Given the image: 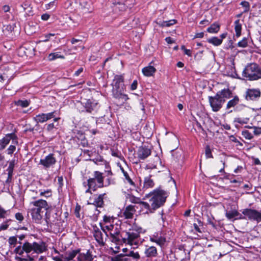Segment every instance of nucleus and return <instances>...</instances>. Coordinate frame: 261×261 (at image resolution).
I'll use <instances>...</instances> for the list:
<instances>
[{
  "label": "nucleus",
  "mask_w": 261,
  "mask_h": 261,
  "mask_svg": "<svg viewBox=\"0 0 261 261\" xmlns=\"http://www.w3.org/2000/svg\"><path fill=\"white\" fill-rule=\"evenodd\" d=\"M168 196L167 193L164 190L159 188L154 190L145 196L149 198V202L141 201L140 199L132 196L129 197V201L134 203H139L150 213H153L154 210L163 205Z\"/></svg>",
  "instance_id": "1"
},
{
  "label": "nucleus",
  "mask_w": 261,
  "mask_h": 261,
  "mask_svg": "<svg viewBox=\"0 0 261 261\" xmlns=\"http://www.w3.org/2000/svg\"><path fill=\"white\" fill-rule=\"evenodd\" d=\"M103 180V173L99 171H95L93 172V177L88 179V186L89 187V188H91L92 190L95 191L98 188L106 187V185H104Z\"/></svg>",
  "instance_id": "2"
},
{
  "label": "nucleus",
  "mask_w": 261,
  "mask_h": 261,
  "mask_svg": "<svg viewBox=\"0 0 261 261\" xmlns=\"http://www.w3.org/2000/svg\"><path fill=\"white\" fill-rule=\"evenodd\" d=\"M121 237L123 242L133 246L134 249L137 248L140 244V234L137 231L130 230L125 232L122 234Z\"/></svg>",
  "instance_id": "3"
},
{
  "label": "nucleus",
  "mask_w": 261,
  "mask_h": 261,
  "mask_svg": "<svg viewBox=\"0 0 261 261\" xmlns=\"http://www.w3.org/2000/svg\"><path fill=\"white\" fill-rule=\"evenodd\" d=\"M243 74L250 80H257L261 78V68L256 64H250L244 69Z\"/></svg>",
  "instance_id": "4"
},
{
  "label": "nucleus",
  "mask_w": 261,
  "mask_h": 261,
  "mask_svg": "<svg viewBox=\"0 0 261 261\" xmlns=\"http://www.w3.org/2000/svg\"><path fill=\"white\" fill-rule=\"evenodd\" d=\"M29 253L33 251L36 254H41L45 252L47 250V246L44 242H34L31 243L27 242Z\"/></svg>",
  "instance_id": "5"
},
{
  "label": "nucleus",
  "mask_w": 261,
  "mask_h": 261,
  "mask_svg": "<svg viewBox=\"0 0 261 261\" xmlns=\"http://www.w3.org/2000/svg\"><path fill=\"white\" fill-rule=\"evenodd\" d=\"M208 101L212 110L218 112L222 107L225 100L220 97L219 94H216L214 96H209Z\"/></svg>",
  "instance_id": "6"
},
{
  "label": "nucleus",
  "mask_w": 261,
  "mask_h": 261,
  "mask_svg": "<svg viewBox=\"0 0 261 261\" xmlns=\"http://www.w3.org/2000/svg\"><path fill=\"white\" fill-rule=\"evenodd\" d=\"M56 112H52L48 113H41L36 115L34 118V120L37 123H43L52 118H54V122H57L60 118L55 117Z\"/></svg>",
  "instance_id": "7"
},
{
  "label": "nucleus",
  "mask_w": 261,
  "mask_h": 261,
  "mask_svg": "<svg viewBox=\"0 0 261 261\" xmlns=\"http://www.w3.org/2000/svg\"><path fill=\"white\" fill-rule=\"evenodd\" d=\"M123 78L122 75H117L115 76L112 85L113 87L112 93L119 92L120 90H123Z\"/></svg>",
  "instance_id": "8"
},
{
  "label": "nucleus",
  "mask_w": 261,
  "mask_h": 261,
  "mask_svg": "<svg viewBox=\"0 0 261 261\" xmlns=\"http://www.w3.org/2000/svg\"><path fill=\"white\" fill-rule=\"evenodd\" d=\"M249 219L256 220L257 222L261 221V212L252 209H245L242 213Z\"/></svg>",
  "instance_id": "9"
},
{
  "label": "nucleus",
  "mask_w": 261,
  "mask_h": 261,
  "mask_svg": "<svg viewBox=\"0 0 261 261\" xmlns=\"http://www.w3.org/2000/svg\"><path fill=\"white\" fill-rule=\"evenodd\" d=\"M56 162V160L54 154L50 153L45 156L44 159H41L39 164L45 168H48L53 166Z\"/></svg>",
  "instance_id": "10"
},
{
  "label": "nucleus",
  "mask_w": 261,
  "mask_h": 261,
  "mask_svg": "<svg viewBox=\"0 0 261 261\" xmlns=\"http://www.w3.org/2000/svg\"><path fill=\"white\" fill-rule=\"evenodd\" d=\"M30 213L33 220L36 223H40L42 219L44 211H40L36 208L35 206H32L30 209Z\"/></svg>",
  "instance_id": "11"
},
{
  "label": "nucleus",
  "mask_w": 261,
  "mask_h": 261,
  "mask_svg": "<svg viewBox=\"0 0 261 261\" xmlns=\"http://www.w3.org/2000/svg\"><path fill=\"white\" fill-rule=\"evenodd\" d=\"M30 205L35 206L40 211H44L48 210L49 206L46 201L42 199H39L36 201L31 202Z\"/></svg>",
  "instance_id": "12"
},
{
  "label": "nucleus",
  "mask_w": 261,
  "mask_h": 261,
  "mask_svg": "<svg viewBox=\"0 0 261 261\" xmlns=\"http://www.w3.org/2000/svg\"><path fill=\"white\" fill-rule=\"evenodd\" d=\"M17 138L14 134H7L2 139L0 140V150H3L9 143L11 140H16Z\"/></svg>",
  "instance_id": "13"
},
{
  "label": "nucleus",
  "mask_w": 261,
  "mask_h": 261,
  "mask_svg": "<svg viewBox=\"0 0 261 261\" xmlns=\"http://www.w3.org/2000/svg\"><path fill=\"white\" fill-rule=\"evenodd\" d=\"M151 154V150L147 147L141 146L138 150V157L141 160H144Z\"/></svg>",
  "instance_id": "14"
},
{
  "label": "nucleus",
  "mask_w": 261,
  "mask_h": 261,
  "mask_svg": "<svg viewBox=\"0 0 261 261\" xmlns=\"http://www.w3.org/2000/svg\"><path fill=\"white\" fill-rule=\"evenodd\" d=\"M145 256L148 258L155 257L158 255V251L155 247L153 246H146L144 250Z\"/></svg>",
  "instance_id": "15"
},
{
  "label": "nucleus",
  "mask_w": 261,
  "mask_h": 261,
  "mask_svg": "<svg viewBox=\"0 0 261 261\" xmlns=\"http://www.w3.org/2000/svg\"><path fill=\"white\" fill-rule=\"evenodd\" d=\"M260 91L256 89H249L246 92V98L247 100H255L260 97Z\"/></svg>",
  "instance_id": "16"
},
{
  "label": "nucleus",
  "mask_w": 261,
  "mask_h": 261,
  "mask_svg": "<svg viewBox=\"0 0 261 261\" xmlns=\"http://www.w3.org/2000/svg\"><path fill=\"white\" fill-rule=\"evenodd\" d=\"M98 103L93 99H88L85 102V108L86 112L91 113L92 111L96 109Z\"/></svg>",
  "instance_id": "17"
},
{
  "label": "nucleus",
  "mask_w": 261,
  "mask_h": 261,
  "mask_svg": "<svg viewBox=\"0 0 261 261\" xmlns=\"http://www.w3.org/2000/svg\"><path fill=\"white\" fill-rule=\"evenodd\" d=\"M136 212L135 206L132 205L127 206L124 210L123 215L126 219H131Z\"/></svg>",
  "instance_id": "18"
},
{
  "label": "nucleus",
  "mask_w": 261,
  "mask_h": 261,
  "mask_svg": "<svg viewBox=\"0 0 261 261\" xmlns=\"http://www.w3.org/2000/svg\"><path fill=\"white\" fill-rule=\"evenodd\" d=\"M77 259L78 261H92L93 259L92 256L89 251L86 253H80L77 254Z\"/></svg>",
  "instance_id": "19"
},
{
  "label": "nucleus",
  "mask_w": 261,
  "mask_h": 261,
  "mask_svg": "<svg viewBox=\"0 0 261 261\" xmlns=\"http://www.w3.org/2000/svg\"><path fill=\"white\" fill-rule=\"evenodd\" d=\"M14 251L16 254H18L19 255H22L24 252H25L27 254L30 253L27 242L23 243L22 246H19L17 247L15 249Z\"/></svg>",
  "instance_id": "20"
},
{
  "label": "nucleus",
  "mask_w": 261,
  "mask_h": 261,
  "mask_svg": "<svg viewBox=\"0 0 261 261\" xmlns=\"http://www.w3.org/2000/svg\"><path fill=\"white\" fill-rule=\"evenodd\" d=\"M119 233L120 230L118 225H116L115 228L109 232L113 242L117 243L119 242V239L118 238V236L119 234Z\"/></svg>",
  "instance_id": "21"
},
{
  "label": "nucleus",
  "mask_w": 261,
  "mask_h": 261,
  "mask_svg": "<svg viewBox=\"0 0 261 261\" xmlns=\"http://www.w3.org/2000/svg\"><path fill=\"white\" fill-rule=\"evenodd\" d=\"M154 186L153 180L151 178V176H147L144 178L143 182V189H148L153 188Z\"/></svg>",
  "instance_id": "22"
},
{
  "label": "nucleus",
  "mask_w": 261,
  "mask_h": 261,
  "mask_svg": "<svg viewBox=\"0 0 261 261\" xmlns=\"http://www.w3.org/2000/svg\"><path fill=\"white\" fill-rule=\"evenodd\" d=\"M80 250L76 249V250H73L72 251H68L66 252L64 258L66 261H70L74 258L76 255H77L78 253H79Z\"/></svg>",
  "instance_id": "23"
},
{
  "label": "nucleus",
  "mask_w": 261,
  "mask_h": 261,
  "mask_svg": "<svg viewBox=\"0 0 261 261\" xmlns=\"http://www.w3.org/2000/svg\"><path fill=\"white\" fill-rule=\"evenodd\" d=\"M150 241L156 243L160 246H162L166 242V239L162 236L159 237L158 238H155V234H153L150 237Z\"/></svg>",
  "instance_id": "24"
},
{
  "label": "nucleus",
  "mask_w": 261,
  "mask_h": 261,
  "mask_svg": "<svg viewBox=\"0 0 261 261\" xmlns=\"http://www.w3.org/2000/svg\"><path fill=\"white\" fill-rule=\"evenodd\" d=\"M155 68L152 66H148L142 69V72L146 76H150L155 72Z\"/></svg>",
  "instance_id": "25"
},
{
  "label": "nucleus",
  "mask_w": 261,
  "mask_h": 261,
  "mask_svg": "<svg viewBox=\"0 0 261 261\" xmlns=\"http://www.w3.org/2000/svg\"><path fill=\"white\" fill-rule=\"evenodd\" d=\"M94 237L99 244H104L102 233L98 228L94 230Z\"/></svg>",
  "instance_id": "26"
},
{
  "label": "nucleus",
  "mask_w": 261,
  "mask_h": 261,
  "mask_svg": "<svg viewBox=\"0 0 261 261\" xmlns=\"http://www.w3.org/2000/svg\"><path fill=\"white\" fill-rule=\"evenodd\" d=\"M79 3L82 9L86 10H91L92 2L90 0H80Z\"/></svg>",
  "instance_id": "27"
},
{
  "label": "nucleus",
  "mask_w": 261,
  "mask_h": 261,
  "mask_svg": "<svg viewBox=\"0 0 261 261\" xmlns=\"http://www.w3.org/2000/svg\"><path fill=\"white\" fill-rule=\"evenodd\" d=\"M220 28V25L218 22H214L207 29V31L210 33H218Z\"/></svg>",
  "instance_id": "28"
},
{
  "label": "nucleus",
  "mask_w": 261,
  "mask_h": 261,
  "mask_svg": "<svg viewBox=\"0 0 261 261\" xmlns=\"http://www.w3.org/2000/svg\"><path fill=\"white\" fill-rule=\"evenodd\" d=\"M123 90H120L119 92H115L113 95L114 97L119 99H121L124 101H126L128 99V97L127 95L123 93Z\"/></svg>",
  "instance_id": "29"
},
{
  "label": "nucleus",
  "mask_w": 261,
  "mask_h": 261,
  "mask_svg": "<svg viewBox=\"0 0 261 261\" xmlns=\"http://www.w3.org/2000/svg\"><path fill=\"white\" fill-rule=\"evenodd\" d=\"M234 30L236 36L240 37L241 35L242 25L239 19L236 20L234 22Z\"/></svg>",
  "instance_id": "30"
},
{
  "label": "nucleus",
  "mask_w": 261,
  "mask_h": 261,
  "mask_svg": "<svg viewBox=\"0 0 261 261\" xmlns=\"http://www.w3.org/2000/svg\"><path fill=\"white\" fill-rule=\"evenodd\" d=\"M104 194H100L97 197H96L93 204L96 207H101L103 204V197Z\"/></svg>",
  "instance_id": "31"
},
{
  "label": "nucleus",
  "mask_w": 261,
  "mask_h": 261,
  "mask_svg": "<svg viewBox=\"0 0 261 261\" xmlns=\"http://www.w3.org/2000/svg\"><path fill=\"white\" fill-rule=\"evenodd\" d=\"M230 94L231 92L228 89H224L217 92L216 94H219L220 97L224 98L225 100L226 98H228L230 97Z\"/></svg>",
  "instance_id": "32"
},
{
  "label": "nucleus",
  "mask_w": 261,
  "mask_h": 261,
  "mask_svg": "<svg viewBox=\"0 0 261 261\" xmlns=\"http://www.w3.org/2000/svg\"><path fill=\"white\" fill-rule=\"evenodd\" d=\"M207 42L215 46H219L222 43V39H219V38L216 37H213L208 39Z\"/></svg>",
  "instance_id": "33"
},
{
  "label": "nucleus",
  "mask_w": 261,
  "mask_h": 261,
  "mask_svg": "<svg viewBox=\"0 0 261 261\" xmlns=\"http://www.w3.org/2000/svg\"><path fill=\"white\" fill-rule=\"evenodd\" d=\"M101 225V229L102 231L106 233V235L108 237V234H107V232H106V230L109 231V232H111L113 229L115 228V226L114 224H107L105 226H102L101 224L100 223Z\"/></svg>",
  "instance_id": "34"
},
{
  "label": "nucleus",
  "mask_w": 261,
  "mask_h": 261,
  "mask_svg": "<svg viewBox=\"0 0 261 261\" xmlns=\"http://www.w3.org/2000/svg\"><path fill=\"white\" fill-rule=\"evenodd\" d=\"M239 99L238 96H235L232 99L229 100L227 104L226 108L230 109L234 107L239 102Z\"/></svg>",
  "instance_id": "35"
},
{
  "label": "nucleus",
  "mask_w": 261,
  "mask_h": 261,
  "mask_svg": "<svg viewBox=\"0 0 261 261\" xmlns=\"http://www.w3.org/2000/svg\"><path fill=\"white\" fill-rule=\"evenodd\" d=\"M58 58L64 59V57L59 55L58 53H50L48 56V59L49 61H53Z\"/></svg>",
  "instance_id": "36"
},
{
  "label": "nucleus",
  "mask_w": 261,
  "mask_h": 261,
  "mask_svg": "<svg viewBox=\"0 0 261 261\" xmlns=\"http://www.w3.org/2000/svg\"><path fill=\"white\" fill-rule=\"evenodd\" d=\"M15 105L20 106L22 108H26L29 106L30 102L27 100H18L15 101Z\"/></svg>",
  "instance_id": "37"
},
{
  "label": "nucleus",
  "mask_w": 261,
  "mask_h": 261,
  "mask_svg": "<svg viewBox=\"0 0 261 261\" xmlns=\"http://www.w3.org/2000/svg\"><path fill=\"white\" fill-rule=\"evenodd\" d=\"M125 256L132 257L133 259L138 260L140 258L139 253L138 252L130 251L128 253L125 254Z\"/></svg>",
  "instance_id": "38"
},
{
  "label": "nucleus",
  "mask_w": 261,
  "mask_h": 261,
  "mask_svg": "<svg viewBox=\"0 0 261 261\" xmlns=\"http://www.w3.org/2000/svg\"><path fill=\"white\" fill-rule=\"evenodd\" d=\"M239 215L238 212L236 210L226 212V217L229 220H231Z\"/></svg>",
  "instance_id": "39"
},
{
  "label": "nucleus",
  "mask_w": 261,
  "mask_h": 261,
  "mask_svg": "<svg viewBox=\"0 0 261 261\" xmlns=\"http://www.w3.org/2000/svg\"><path fill=\"white\" fill-rule=\"evenodd\" d=\"M125 254H120L112 258V261H127V258L125 257Z\"/></svg>",
  "instance_id": "40"
},
{
  "label": "nucleus",
  "mask_w": 261,
  "mask_h": 261,
  "mask_svg": "<svg viewBox=\"0 0 261 261\" xmlns=\"http://www.w3.org/2000/svg\"><path fill=\"white\" fill-rule=\"evenodd\" d=\"M56 0H54L47 4L45 5L44 8L46 10H55L56 9Z\"/></svg>",
  "instance_id": "41"
},
{
  "label": "nucleus",
  "mask_w": 261,
  "mask_h": 261,
  "mask_svg": "<svg viewBox=\"0 0 261 261\" xmlns=\"http://www.w3.org/2000/svg\"><path fill=\"white\" fill-rule=\"evenodd\" d=\"M126 9V6L124 4L122 3H118L116 4L114 8V10L116 12L117 10L124 11Z\"/></svg>",
  "instance_id": "42"
},
{
  "label": "nucleus",
  "mask_w": 261,
  "mask_h": 261,
  "mask_svg": "<svg viewBox=\"0 0 261 261\" xmlns=\"http://www.w3.org/2000/svg\"><path fill=\"white\" fill-rule=\"evenodd\" d=\"M103 220L105 223L107 225L113 223L114 218L113 217L105 215L103 216Z\"/></svg>",
  "instance_id": "43"
},
{
  "label": "nucleus",
  "mask_w": 261,
  "mask_h": 261,
  "mask_svg": "<svg viewBox=\"0 0 261 261\" xmlns=\"http://www.w3.org/2000/svg\"><path fill=\"white\" fill-rule=\"evenodd\" d=\"M243 136L246 139L250 140L253 138L252 134L248 130H244L242 132Z\"/></svg>",
  "instance_id": "44"
},
{
  "label": "nucleus",
  "mask_w": 261,
  "mask_h": 261,
  "mask_svg": "<svg viewBox=\"0 0 261 261\" xmlns=\"http://www.w3.org/2000/svg\"><path fill=\"white\" fill-rule=\"evenodd\" d=\"M176 23V20L174 19L170 20L169 21H166L163 22L161 24V26L162 27H169L172 25Z\"/></svg>",
  "instance_id": "45"
},
{
  "label": "nucleus",
  "mask_w": 261,
  "mask_h": 261,
  "mask_svg": "<svg viewBox=\"0 0 261 261\" xmlns=\"http://www.w3.org/2000/svg\"><path fill=\"white\" fill-rule=\"evenodd\" d=\"M41 196H44L45 197H49L51 196V191L50 190H47L44 191H41L40 192Z\"/></svg>",
  "instance_id": "46"
},
{
  "label": "nucleus",
  "mask_w": 261,
  "mask_h": 261,
  "mask_svg": "<svg viewBox=\"0 0 261 261\" xmlns=\"http://www.w3.org/2000/svg\"><path fill=\"white\" fill-rule=\"evenodd\" d=\"M14 167V161H11L9 163V167L7 169L8 174L9 176H11V174H13V171Z\"/></svg>",
  "instance_id": "47"
},
{
  "label": "nucleus",
  "mask_w": 261,
  "mask_h": 261,
  "mask_svg": "<svg viewBox=\"0 0 261 261\" xmlns=\"http://www.w3.org/2000/svg\"><path fill=\"white\" fill-rule=\"evenodd\" d=\"M68 21H66L69 27H76L77 25V23L74 22L70 17H69Z\"/></svg>",
  "instance_id": "48"
},
{
  "label": "nucleus",
  "mask_w": 261,
  "mask_h": 261,
  "mask_svg": "<svg viewBox=\"0 0 261 261\" xmlns=\"http://www.w3.org/2000/svg\"><path fill=\"white\" fill-rule=\"evenodd\" d=\"M241 5L245 8V10L244 11V13L247 12L249 11V3L246 1L242 2L241 3Z\"/></svg>",
  "instance_id": "49"
},
{
  "label": "nucleus",
  "mask_w": 261,
  "mask_h": 261,
  "mask_svg": "<svg viewBox=\"0 0 261 261\" xmlns=\"http://www.w3.org/2000/svg\"><path fill=\"white\" fill-rule=\"evenodd\" d=\"M55 35V34H52V33H49V34H45L44 35L45 39L43 40H42V41H39V43H42V42H43L48 41L49 40L50 37H51V36L53 37Z\"/></svg>",
  "instance_id": "50"
},
{
  "label": "nucleus",
  "mask_w": 261,
  "mask_h": 261,
  "mask_svg": "<svg viewBox=\"0 0 261 261\" xmlns=\"http://www.w3.org/2000/svg\"><path fill=\"white\" fill-rule=\"evenodd\" d=\"M253 132L255 135H259L261 134V127H252Z\"/></svg>",
  "instance_id": "51"
},
{
  "label": "nucleus",
  "mask_w": 261,
  "mask_h": 261,
  "mask_svg": "<svg viewBox=\"0 0 261 261\" xmlns=\"http://www.w3.org/2000/svg\"><path fill=\"white\" fill-rule=\"evenodd\" d=\"M238 45L240 47H245L247 45V41L246 39H243L238 42Z\"/></svg>",
  "instance_id": "52"
},
{
  "label": "nucleus",
  "mask_w": 261,
  "mask_h": 261,
  "mask_svg": "<svg viewBox=\"0 0 261 261\" xmlns=\"http://www.w3.org/2000/svg\"><path fill=\"white\" fill-rule=\"evenodd\" d=\"M205 155L207 158H213L211 150L209 146H206L205 148Z\"/></svg>",
  "instance_id": "53"
},
{
  "label": "nucleus",
  "mask_w": 261,
  "mask_h": 261,
  "mask_svg": "<svg viewBox=\"0 0 261 261\" xmlns=\"http://www.w3.org/2000/svg\"><path fill=\"white\" fill-rule=\"evenodd\" d=\"M16 259L19 261H33L34 260L33 258L29 255L27 256V258H22L20 257H17Z\"/></svg>",
  "instance_id": "54"
},
{
  "label": "nucleus",
  "mask_w": 261,
  "mask_h": 261,
  "mask_svg": "<svg viewBox=\"0 0 261 261\" xmlns=\"http://www.w3.org/2000/svg\"><path fill=\"white\" fill-rule=\"evenodd\" d=\"M15 149H16V147L15 145H10L7 149L8 154H12L14 152Z\"/></svg>",
  "instance_id": "55"
},
{
  "label": "nucleus",
  "mask_w": 261,
  "mask_h": 261,
  "mask_svg": "<svg viewBox=\"0 0 261 261\" xmlns=\"http://www.w3.org/2000/svg\"><path fill=\"white\" fill-rule=\"evenodd\" d=\"M15 218L19 222H22L24 219L22 214L20 213H17L15 214Z\"/></svg>",
  "instance_id": "56"
},
{
  "label": "nucleus",
  "mask_w": 261,
  "mask_h": 261,
  "mask_svg": "<svg viewBox=\"0 0 261 261\" xmlns=\"http://www.w3.org/2000/svg\"><path fill=\"white\" fill-rule=\"evenodd\" d=\"M30 3L28 2H24L22 5L21 7L23 8L24 11H26L30 8Z\"/></svg>",
  "instance_id": "57"
},
{
  "label": "nucleus",
  "mask_w": 261,
  "mask_h": 261,
  "mask_svg": "<svg viewBox=\"0 0 261 261\" xmlns=\"http://www.w3.org/2000/svg\"><path fill=\"white\" fill-rule=\"evenodd\" d=\"M138 82L137 80L133 81V83L130 85V89L132 90H136L137 88Z\"/></svg>",
  "instance_id": "58"
},
{
  "label": "nucleus",
  "mask_w": 261,
  "mask_h": 261,
  "mask_svg": "<svg viewBox=\"0 0 261 261\" xmlns=\"http://www.w3.org/2000/svg\"><path fill=\"white\" fill-rule=\"evenodd\" d=\"M7 211L0 206V218H4L5 217Z\"/></svg>",
  "instance_id": "59"
},
{
  "label": "nucleus",
  "mask_w": 261,
  "mask_h": 261,
  "mask_svg": "<svg viewBox=\"0 0 261 261\" xmlns=\"http://www.w3.org/2000/svg\"><path fill=\"white\" fill-rule=\"evenodd\" d=\"M17 242V239L15 237H11L9 239V242L11 245L15 244Z\"/></svg>",
  "instance_id": "60"
},
{
  "label": "nucleus",
  "mask_w": 261,
  "mask_h": 261,
  "mask_svg": "<svg viewBox=\"0 0 261 261\" xmlns=\"http://www.w3.org/2000/svg\"><path fill=\"white\" fill-rule=\"evenodd\" d=\"M50 17V15L47 13H44L41 15V19L43 20L46 21Z\"/></svg>",
  "instance_id": "61"
},
{
  "label": "nucleus",
  "mask_w": 261,
  "mask_h": 261,
  "mask_svg": "<svg viewBox=\"0 0 261 261\" xmlns=\"http://www.w3.org/2000/svg\"><path fill=\"white\" fill-rule=\"evenodd\" d=\"M81 210V207L80 206H76V207H75V214L76 215V216L78 218H80V213H79V212Z\"/></svg>",
  "instance_id": "62"
},
{
  "label": "nucleus",
  "mask_w": 261,
  "mask_h": 261,
  "mask_svg": "<svg viewBox=\"0 0 261 261\" xmlns=\"http://www.w3.org/2000/svg\"><path fill=\"white\" fill-rule=\"evenodd\" d=\"M8 226L9 225L7 223L2 224L0 226V231L6 230L8 228Z\"/></svg>",
  "instance_id": "63"
},
{
  "label": "nucleus",
  "mask_w": 261,
  "mask_h": 261,
  "mask_svg": "<svg viewBox=\"0 0 261 261\" xmlns=\"http://www.w3.org/2000/svg\"><path fill=\"white\" fill-rule=\"evenodd\" d=\"M55 127V125L54 123H50L47 125L46 129L47 131H51Z\"/></svg>",
  "instance_id": "64"
}]
</instances>
